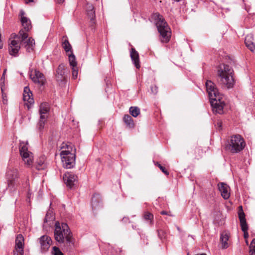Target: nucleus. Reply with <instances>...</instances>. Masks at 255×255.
Returning a JSON list of instances; mask_svg holds the SVG:
<instances>
[{
  "mask_svg": "<svg viewBox=\"0 0 255 255\" xmlns=\"http://www.w3.org/2000/svg\"><path fill=\"white\" fill-rule=\"evenodd\" d=\"M54 238L60 244H66L70 246L74 245L72 235L67 224L56 222L55 225Z\"/></svg>",
  "mask_w": 255,
  "mask_h": 255,
  "instance_id": "nucleus-1",
  "label": "nucleus"
},
{
  "mask_svg": "<svg viewBox=\"0 0 255 255\" xmlns=\"http://www.w3.org/2000/svg\"><path fill=\"white\" fill-rule=\"evenodd\" d=\"M60 156L63 166L70 169L75 164V149H73L72 144L63 143L61 147Z\"/></svg>",
  "mask_w": 255,
  "mask_h": 255,
  "instance_id": "nucleus-2",
  "label": "nucleus"
},
{
  "mask_svg": "<svg viewBox=\"0 0 255 255\" xmlns=\"http://www.w3.org/2000/svg\"><path fill=\"white\" fill-rule=\"evenodd\" d=\"M218 75L223 86L228 89L233 87L235 81L233 77L234 71L231 67L226 64L220 65L218 69Z\"/></svg>",
  "mask_w": 255,
  "mask_h": 255,
  "instance_id": "nucleus-3",
  "label": "nucleus"
},
{
  "mask_svg": "<svg viewBox=\"0 0 255 255\" xmlns=\"http://www.w3.org/2000/svg\"><path fill=\"white\" fill-rule=\"evenodd\" d=\"M152 18L155 21L159 33L161 36L162 42L167 43L171 37V29L163 16L158 13H154L152 15Z\"/></svg>",
  "mask_w": 255,
  "mask_h": 255,
  "instance_id": "nucleus-4",
  "label": "nucleus"
},
{
  "mask_svg": "<svg viewBox=\"0 0 255 255\" xmlns=\"http://www.w3.org/2000/svg\"><path fill=\"white\" fill-rule=\"evenodd\" d=\"M246 146L244 138L239 134H236L231 137L226 148L232 153H238L242 151Z\"/></svg>",
  "mask_w": 255,
  "mask_h": 255,
  "instance_id": "nucleus-5",
  "label": "nucleus"
},
{
  "mask_svg": "<svg viewBox=\"0 0 255 255\" xmlns=\"http://www.w3.org/2000/svg\"><path fill=\"white\" fill-rule=\"evenodd\" d=\"M8 189L9 192H13L16 191L19 184L17 169L14 168H9L6 173Z\"/></svg>",
  "mask_w": 255,
  "mask_h": 255,
  "instance_id": "nucleus-6",
  "label": "nucleus"
},
{
  "mask_svg": "<svg viewBox=\"0 0 255 255\" xmlns=\"http://www.w3.org/2000/svg\"><path fill=\"white\" fill-rule=\"evenodd\" d=\"M27 144V142H20L19 152L25 165L29 167L33 164V156L32 153L28 150Z\"/></svg>",
  "mask_w": 255,
  "mask_h": 255,
  "instance_id": "nucleus-7",
  "label": "nucleus"
},
{
  "mask_svg": "<svg viewBox=\"0 0 255 255\" xmlns=\"http://www.w3.org/2000/svg\"><path fill=\"white\" fill-rule=\"evenodd\" d=\"M20 20L23 29L20 30L19 31V37L21 38L22 41L27 38V32L31 28V24L30 20L25 16L24 11L21 9L19 12Z\"/></svg>",
  "mask_w": 255,
  "mask_h": 255,
  "instance_id": "nucleus-8",
  "label": "nucleus"
},
{
  "mask_svg": "<svg viewBox=\"0 0 255 255\" xmlns=\"http://www.w3.org/2000/svg\"><path fill=\"white\" fill-rule=\"evenodd\" d=\"M49 112V105L47 103H42L39 107L40 119L37 124V128L39 132H42L44 128L45 125L47 122L48 113Z\"/></svg>",
  "mask_w": 255,
  "mask_h": 255,
  "instance_id": "nucleus-9",
  "label": "nucleus"
},
{
  "mask_svg": "<svg viewBox=\"0 0 255 255\" xmlns=\"http://www.w3.org/2000/svg\"><path fill=\"white\" fill-rule=\"evenodd\" d=\"M29 76L34 83L37 84L40 86L43 85L46 82L44 75L36 69H30Z\"/></svg>",
  "mask_w": 255,
  "mask_h": 255,
  "instance_id": "nucleus-10",
  "label": "nucleus"
},
{
  "mask_svg": "<svg viewBox=\"0 0 255 255\" xmlns=\"http://www.w3.org/2000/svg\"><path fill=\"white\" fill-rule=\"evenodd\" d=\"M205 86L210 100L220 98L221 95L214 83L211 80H207Z\"/></svg>",
  "mask_w": 255,
  "mask_h": 255,
  "instance_id": "nucleus-11",
  "label": "nucleus"
},
{
  "mask_svg": "<svg viewBox=\"0 0 255 255\" xmlns=\"http://www.w3.org/2000/svg\"><path fill=\"white\" fill-rule=\"evenodd\" d=\"M221 99V96H220L219 98H216L210 100L213 113L219 114L223 113V108L225 106V103L222 101Z\"/></svg>",
  "mask_w": 255,
  "mask_h": 255,
  "instance_id": "nucleus-12",
  "label": "nucleus"
},
{
  "mask_svg": "<svg viewBox=\"0 0 255 255\" xmlns=\"http://www.w3.org/2000/svg\"><path fill=\"white\" fill-rule=\"evenodd\" d=\"M24 241V238L21 234H18L16 236L13 255H23Z\"/></svg>",
  "mask_w": 255,
  "mask_h": 255,
  "instance_id": "nucleus-13",
  "label": "nucleus"
},
{
  "mask_svg": "<svg viewBox=\"0 0 255 255\" xmlns=\"http://www.w3.org/2000/svg\"><path fill=\"white\" fill-rule=\"evenodd\" d=\"M241 210L239 211L238 215L240 221V224L242 231L244 232V238L247 239L249 237L248 233V226L245 218V215L242 209V207L240 206Z\"/></svg>",
  "mask_w": 255,
  "mask_h": 255,
  "instance_id": "nucleus-14",
  "label": "nucleus"
},
{
  "mask_svg": "<svg viewBox=\"0 0 255 255\" xmlns=\"http://www.w3.org/2000/svg\"><path fill=\"white\" fill-rule=\"evenodd\" d=\"M87 15L90 19V26L94 27L96 24V15L94 6L93 4L87 3L86 5Z\"/></svg>",
  "mask_w": 255,
  "mask_h": 255,
  "instance_id": "nucleus-15",
  "label": "nucleus"
},
{
  "mask_svg": "<svg viewBox=\"0 0 255 255\" xmlns=\"http://www.w3.org/2000/svg\"><path fill=\"white\" fill-rule=\"evenodd\" d=\"M39 240L40 244L41 252L43 253L47 252L52 243L50 237L46 235H44L41 237Z\"/></svg>",
  "mask_w": 255,
  "mask_h": 255,
  "instance_id": "nucleus-16",
  "label": "nucleus"
},
{
  "mask_svg": "<svg viewBox=\"0 0 255 255\" xmlns=\"http://www.w3.org/2000/svg\"><path fill=\"white\" fill-rule=\"evenodd\" d=\"M63 178L65 183L70 188L72 187L75 182L77 181V176L69 172L65 173Z\"/></svg>",
  "mask_w": 255,
  "mask_h": 255,
  "instance_id": "nucleus-17",
  "label": "nucleus"
},
{
  "mask_svg": "<svg viewBox=\"0 0 255 255\" xmlns=\"http://www.w3.org/2000/svg\"><path fill=\"white\" fill-rule=\"evenodd\" d=\"M218 187L222 197L224 199H228L230 196V187L223 182L219 183L218 184Z\"/></svg>",
  "mask_w": 255,
  "mask_h": 255,
  "instance_id": "nucleus-18",
  "label": "nucleus"
},
{
  "mask_svg": "<svg viewBox=\"0 0 255 255\" xmlns=\"http://www.w3.org/2000/svg\"><path fill=\"white\" fill-rule=\"evenodd\" d=\"M17 36L18 39L21 40L22 45H24V47L25 48L27 52H31L33 51L35 45V41L33 39L29 38L27 39V38H26L23 41H22V39L19 37V34Z\"/></svg>",
  "mask_w": 255,
  "mask_h": 255,
  "instance_id": "nucleus-19",
  "label": "nucleus"
},
{
  "mask_svg": "<svg viewBox=\"0 0 255 255\" xmlns=\"http://www.w3.org/2000/svg\"><path fill=\"white\" fill-rule=\"evenodd\" d=\"M65 66L63 64H61L59 65L56 72L55 77L57 81L59 82H64L65 80Z\"/></svg>",
  "mask_w": 255,
  "mask_h": 255,
  "instance_id": "nucleus-20",
  "label": "nucleus"
},
{
  "mask_svg": "<svg viewBox=\"0 0 255 255\" xmlns=\"http://www.w3.org/2000/svg\"><path fill=\"white\" fill-rule=\"evenodd\" d=\"M20 48V45L19 43L15 40H12L9 44L8 46L9 54L14 56H17Z\"/></svg>",
  "mask_w": 255,
  "mask_h": 255,
  "instance_id": "nucleus-21",
  "label": "nucleus"
},
{
  "mask_svg": "<svg viewBox=\"0 0 255 255\" xmlns=\"http://www.w3.org/2000/svg\"><path fill=\"white\" fill-rule=\"evenodd\" d=\"M130 57L133 63L137 68H139L140 63L139 60L138 53L135 50L134 48H132L130 53Z\"/></svg>",
  "mask_w": 255,
  "mask_h": 255,
  "instance_id": "nucleus-22",
  "label": "nucleus"
},
{
  "mask_svg": "<svg viewBox=\"0 0 255 255\" xmlns=\"http://www.w3.org/2000/svg\"><path fill=\"white\" fill-rule=\"evenodd\" d=\"M229 235L227 233L223 232L221 234L220 242L222 249H226L229 247Z\"/></svg>",
  "mask_w": 255,
  "mask_h": 255,
  "instance_id": "nucleus-23",
  "label": "nucleus"
},
{
  "mask_svg": "<svg viewBox=\"0 0 255 255\" xmlns=\"http://www.w3.org/2000/svg\"><path fill=\"white\" fill-rule=\"evenodd\" d=\"M245 43L246 46L252 52L255 50V44L253 41L252 34H248L246 36Z\"/></svg>",
  "mask_w": 255,
  "mask_h": 255,
  "instance_id": "nucleus-24",
  "label": "nucleus"
},
{
  "mask_svg": "<svg viewBox=\"0 0 255 255\" xmlns=\"http://www.w3.org/2000/svg\"><path fill=\"white\" fill-rule=\"evenodd\" d=\"M32 94L31 92L29 87H25L24 89L23 99L24 101H27L29 104H32L34 102L33 98L32 97Z\"/></svg>",
  "mask_w": 255,
  "mask_h": 255,
  "instance_id": "nucleus-25",
  "label": "nucleus"
},
{
  "mask_svg": "<svg viewBox=\"0 0 255 255\" xmlns=\"http://www.w3.org/2000/svg\"><path fill=\"white\" fill-rule=\"evenodd\" d=\"M46 157L44 155L39 157L37 160L35 164L36 169L40 170L45 169L46 167Z\"/></svg>",
  "mask_w": 255,
  "mask_h": 255,
  "instance_id": "nucleus-26",
  "label": "nucleus"
},
{
  "mask_svg": "<svg viewBox=\"0 0 255 255\" xmlns=\"http://www.w3.org/2000/svg\"><path fill=\"white\" fill-rule=\"evenodd\" d=\"M62 46L67 54L73 53L72 48L66 36H63L62 38Z\"/></svg>",
  "mask_w": 255,
  "mask_h": 255,
  "instance_id": "nucleus-27",
  "label": "nucleus"
},
{
  "mask_svg": "<svg viewBox=\"0 0 255 255\" xmlns=\"http://www.w3.org/2000/svg\"><path fill=\"white\" fill-rule=\"evenodd\" d=\"M93 209H96L100 205V198L98 194H94L91 200Z\"/></svg>",
  "mask_w": 255,
  "mask_h": 255,
  "instance_id": "nucleus-28",
  "label": "nucleus"
},
{
  "mask_svg": "<svg viewBox=\"0 0 255 255\" xmlns=\"http://www.w3.org/2000/svg\"><path fill=\"white\" fill-rule=\"evenodd\" d=\"M123 120L128 127L130 128H133L134 123L132 118L129 115H125L123 118Z\"/></svg>",
  "mask_w": 255,
  "mask_h": 255,
  "instance_id": "nucleus-29",
  "label": "nucleus"
},
{
  "mask_svg": "<svg viewBox=\"0 0 255 255\" xmlns=\"http://www.w3.org/2000/svg\"><path fill=\"white\" fill-rule=\"evenodd\" d=\"M69 57V61L70 65L72 67H77V62L75 55L73 53L67 54Z\"/></svg>",
  "mask_w": 255,
  "mask_h": 255,
  "instance_id": "nucleus-30",
  "label": "nucleus"
},
{
  "mask_svg": "<svg viewBox=\"0 0 255 255\" xmlns=\"http://www.w3.org/2000/svg\"><path fill=\"white\" fill-rule=\"evenodd\" d=\"M129 113L133 117H137L140 114V109L137 107H131Z\"/></svg>",
  "mask_w": 255,
  "mask_h": 255,
  "instance_id": "nucleus-31",
  "label": "nucleus"
},
{
  "mask_svg": "<svg viewBox=\"0 0 255 255\" xmlns=\"http://www.w3.org/2000/svg\"><path fill=\"white\" fill-rule=\"evenodd\" d=\"M250 255H255V239L252 241L250 245Z\"/></svg>",
  "mask_w": 255,
  "mask_h": 255,
  "instance_id": "nucleus-32",
  "label": "nucleus"
},
{
  "mask_svg": "<svg viewBox=\"0 0 255 255\" xmlns=\"http://www.w3.org/2000/svg\"><path fill=\"white\" fill-rule=\"evenodd\" d=\"M54 219V218L53 217L52 213L48 212L46 215L44 221L45 223H47L53 221Z\"/></svg>",
  "mask_w": 255,
  "mask_h": 255,
  "instance_id": "nucleus-33",
  "label": "nucleus"
},
{
  "mask_svg": "<svg viewBox=\"0 0 255 255\" xmlns=\"http://www.w3.org/2000/svg\"><path fill=\"white\" fill-rule=\"evenodd\" d=\"M52 254L53 255H63L59 249L56 247H53Z\"/></svg>",
  "mask_w": 255,
  "mask_h": 255,
  "instance_id": "nucleus-34",
  "label": "nucleus"
},
{
  "mask_svg": "<svg viewBox=\"0 0 255 255\" xmlns=\"http://www.w3.org/2000/svg\"><path fill=\"white\" fill-rule=\"evenodd\" d=\"M144 218L145 220H149L151 221L153 218V215L150 213L145 212L144 214Z\"/></svg>",
  "mask_w": 255,
  "mask_h": 255,
  "instance_id": "nucleus-35",
  "label": "nucleus"
},
{
  "mask_svg": "<svg viewBox=\"0 0 255 255\" xmlns=\"http://www.w3.org/2000/svg\"><path fill=\"white\" fill-rule=\"evenodd\" d=\"M72 73L73 78H77L78 74V69L77 67H72Z\"/></svg>",
  "mask_w": 255,
  "mask_h": 255,
  "instance_id": "nucleus-36",
  "label": "nucleus"
},
{
  "mask_svg": "<svg viewBox=\"0 0 255 255\" xmlns=\"http://www.w3.org/2000/svg\"><path fill=\"white\" fill-rule=\"evenodd\" d=\"M155 165H156L164 174H165L166 175L169 174L168 172L167 171L165 168L161 165V164H159L158 162H156L155 163Z\"/></svg>",
  "mask_w": 255,
  "mask_h": 255,
  "instance_id": "nucleus-37",
  "label": "nucleus"
},
{
  "mask_svg": "<svg viewBox=\"0 0 255 255\" xmlns=\"http://www.w3.org/2000/svg\"><path fill=\"white\" fill-rule=\"evenodd\" d=\"M151 90L154 94H156L157 93V87L156 86H152Z\"/></svg>",
  "mask_w": 255,
  "mask_h": 255,
  "instance_id": "nucleus-38",
  "label": "nucleus"
},
{
  "mask_svg": "<svg viewBox=\"0 0 255 255\" xmlns=\"http://www.w3.org/2000/svg\"><path fill=\"white\" fill-rule=\"evenodd\" d=\"M65 0H56V3L58 4H62L64 2Z\"/></svg>",
  "mask_w": 255,
  "mask_h": 255,
  "instance_id": "nucleus-39",
  "label": "nucleus"
},
{
  "mask_svg": "<svg viewBox=\"0 0 255 255\" xmlns=\"http://www.w3.org/2000/svg\"><path fill=\"white\" fill-rule=\"evenodd\" d=\"M3 47V44L1 41V34H0V49L2 48Z\"/></svg>",
  "mask_w": 255,
  "mask_h": 255,
  "instance_id": "nucleus-40",
  "label": "nucleus"
},
{
  "mask_svg": "<svg viewBox=\"0 0 255 255\" xmlns=\"http://www.w3.org/2000/svg\"><path fill=\"white\" fill-rule=\"evenodd\" d=\"M6 69H5V70H4L3 73V74H2V77H1V80H2L3 79H4V75H5V73H6Z\"/></svg>",
  "mask_w": 255,
  "mask_h": 255,
  "instance_id": "nucleus-41",
  "label": "nucleus"
},
{
  "mask_svg": "<svg viewBox=\"0 0 255 255\" xmlns=\"http://www.w3.org/2000/svg\"><path fill=\"white\" fill-rule=\"evenodd\" d=\"M160 213L162 215H167V212L166 211H161Z\"/></svg>",
  "mask_w": 255,
  "mask_h": 255,
  "instance_id": "nucleus-42",
  "label": "nucleus"
},
{
  "mask_svg": "<svg viewBox=\"0 0 255 255\" xmlns=\"http://www.w3.org/2000/svg\"><path fill=\"white\" fill-rule=\"evenodd\" d=\"M34 0H25V3H28V2H33Z\"/></svg>",
  "mask_w": 255,
  "mask_h": 255,
  "instance_id": "nucleus-43",
  "label": "nucleus"
},
{
  "mask_svg": "<svg viewBox=\"0 0 255 255\" xmlns=\"http://www.w3.org/2000/svg\"><path fill=\"white\" fill-rule=\"evenodd\" d=\"M217 125H218V127L220 128H221V127H222V123H221V122H218Z\"/></svg>",
  "mask_w": 255,
  "mask_h": 255,
  "instance_id": "nucleus-44",
  "label": "nucleus"
},
{
  "mask_svg": "<svg viewBox=\"0 0 255 255\" xmlns=\"http://www.w3.org/2000/svg\"><path fill=\"white\" fill-rule=\"evenodd\" d=\"M195 150H196V151H198L199 152V151H200V149H199V148H198V147L196 148Z\"/></svg>",
  "mask_w": 255,
  "mask_h": 255,
  "instance_id": "nucleus-45",
  "label": "nucleus"
},
{
  "mask_svg": "<svg viewBox=\"0 0 255 255\" xmlns=\"http://www.w3.org/2000/svg\"><path fill=\"white\" fill-rule=\"evenodd\" d=\"M30 195H31V194H30L29 193H28V195H27V197H28V198H30Z\"/></svg>",
  "mask_w": 255,
  "mask_h": 255,
  "instance_id": "nucleus-46",
  "label": "nucleus"
},
{
  "mask_svg": "<svg viewBox=\"0 0 255 255\" xmlns=\"http://www.w3.org/2000/svg\"><path fill=\"white\" fill-rule=\"evenodd\" d=\"M246 243L247 245H248V240L246 241Z\"/></svg>",
  "mask_w": 255,
  "mask_h": 255,
  "instance_id": "nucleus-47",
  "label": "nucleus"
},
{
  "mask_svg": "<svg viewBox=\"0 0 255 255\" xmlns=\"http://www.w3.org/2000/svg\"><path fill=\"white\" fill-rule=\"evenodd\" d=\"M177 229L179 231H180V228L178 227H177Z\"/></svg>",
  "mask_w": 255,
  "mask_h": 255,
  "instance_id": "nucleus-48",
  "label": "nucleus"
},
{
  "mask_svg": "<svg viewBox=\"0 0 255 255\" xmlns=\"http://www.w3.org/2000/svg\"><path fill=\"white\" fill-rule=\"evenodd\" d=\"M176 0V1H180V0Z\"/></svg>",
  "mask_w": 255,
  "mask_h": 255,
  "instance_id": "nucleus-49",
  "label": "nucleus"
},
{
  "mask_svg": "<svg viewBox=\"0 0 255 255\" xmlns=\"http://www.w3.org/2000/svg\"><path fill=\"white\" fill-rule=\"evenodd\" d=\"M187 255H189V253H188Z\"/></svg>",
  "mask_w": 255,
  "mask_h": 255,
  "instance_id": "nucleus-50",
  "label": "nucleus"
}]
</instances>
